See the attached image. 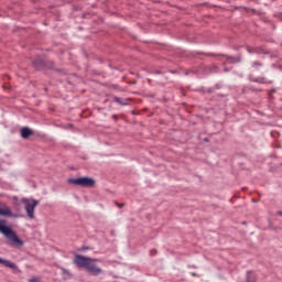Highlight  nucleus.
I'll return each instance as SVG.
<instances>
[{"label":"nucleus","mask_w":282,"mask_h":282,"mask_svg":"<svg viewBox=\"0 0 282 282\" xmlns=\"http://www.w3.org/2000/svg\"><path fill=\"white\" fill-rule=\"evenodd\" d=\"M100 261H101L100 259L89 258V257L80 256L78 253L75 254V258L73 260V262L75 263V265H77V268H85L86 272L90 276H100V274H105V270L98 267V264H96V263H100Z\"/></svg>","instance_id":"nucleus-1"},{"label":"nucleus","mask_w":282,"mask_h":282,"mask_svg":"<svg viewBox=\"0 0 282 282\" xmlns=\"http://www.w3.org/2000/svg\"><path fill=\"white\" fill-rule=\"evenodd\" d=\"M0 232L6 237L9 246L12 248H23V240L19 237V234L12 229V227L6 226V220H0Z\"/></svg>","instance_id":"nucleus-2"},{"label":"nucleus","mask_w":282,"mask_h":282,"mask_svg":"<svg viewBox=\"0 0 282 282\" xmlns=\"http://www.w3.org/2000/svg\"><path fill=\"white\" fill-rule=\"evenodd\" d=\"M67 183L73 184V186H82V188H94L96 186V180L89 176L68 178Z\"/></svg>","instance_id":"nucleus-3"},{"label":"nucleus","mask_w":282,"mask_h":282,"mask_svg":"<svg viewBox=\"0 0 282 282\" xmlns=\"http://www.w3.org/2000/svg\"><path fill=\"white\" fill-rule=\"evenodd\" d=\"M21 204H24V210L29 219H34L36 216L34 215V210H36V206H39V200L30 199V198H21Z\"/></svg>","instance_id":"nucleus-4"},{"label":"nucleus","mask_w":282,"mask_h":282,"mask_svg":"<svg viewBox=\"0 0 282 282\" xmlns=\"http://www.w3.org/2000/svg\"><path fill=\"white\" fill-rule=\"evenodd\" d=\"M0 216L1 217H18L17 215H14L12 213V209H10V207H8V205H6L4 203L0 202Z\"/></svg>","instance_id":"nucleus-5"},{"label":"nucleus","mask_w":282,"mask_h":282,"mask_svg":"<svg viewBox=\"0 0 282 282\" xmlns=\"http://www.w3.org/2000/svg\"><path fill=\"white\" fill-rule=\"evenodd\" d=\"M0 263L2 265H6V268H10V270H18L19 267H17V264H14L13 262H10V260H3L2 258H0Z\"/></svg>","instance_id":"nucleus-6"},{"label":"nucleus","mask_w":282,"mask_h":282,"mask_svg":"<svg viewBox=\"0 0 282 282\" xmlns=\"http://www.w3.org/2000/svg\"><path fill=\"white\" fill-rule=\"evenodd\" d=\"M20 133H21V137H22L24 140H28V138H29L30 135H32L33 132H32V129H30V128H28V127H24V128L21 129Z\"/></svg>","instance_id":"nucleus-7"},{"label":"nucleus","mask_w":282,"mask_h":282,"mask_svg":"<svg viewBox=\"0 0 282 282\" xmlns=\"http://www.w3.org/2000/svg\"><path fill=\"white\" fill-rule=\"evenodd\" d=\"M129 100H131V99L113 97V101L117 102L118 105H121L122 107H127V105H129Z\"/></svg>","instance_id":"nucleus-8"},{"label":"nucleus","mask_w":282,"mask_h":282,"mask_svg":"<svg viewBox=\"0 0 282 282\" xmlns=\"http://www.w3.org/2000/svg\"><path fill=\"white\" fill-rule=\"evenodd\" d=\"M247 282H257V275L252 271L247 272Z\"/></svg>","instance_id":"nucleus-9"},{"label":"nucleus","mask_w":282,"mask_h":282,"mask_svg":"<svg viewBox=\"0 0 282 282\" xmlns=\"http://www.w3.org/2000/svg\"><path fill=\"white\" fill-rule=\"evenodd\" d=\"M252 65H253V67H261V63H259V62H254Z\"/></svg>","instance_id":"nucleus-10"},{"label":"nucleus","mask_w":282,"mask_h":282,"mask_svg":"<svg viewBox=\"0 0 282 282\" xmlns=\"http://www.w3.org/2000/svg\"><path fill=\"white\" fill-rule=\"evenodd\" d=\"M116 206H118V208H123L124 204H120V203H115Z\"/></svg>","instance_id":"nucleus-11"},{"label":"nucleus","mask_w":282,"mask_h":282,"mask_svg":"<svg viewBox=\"0 0 282 282\" xmlns=\"http://www.w3.org/2000/svg\"><path fill=\"white\" fill-rule=\"evenodd\" d=\"M192 276H197V273H192Z\"/></svg>","instance_id":"nucleus-12"},{"label":"nucleus","mask_w":282,"mask_h":282,"mask_svg":"<svg viewBox=\"0 0 282 282\" xmlns=\"http://www.w3.org/2000/svg\"><path fill=\"white\" fill-rule=\"evenodd\" d=\"M278 215H281V217H282V212H278Z\"/></svg>","instance_id":"nucleus-13"}]
</instances>
